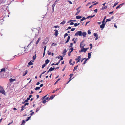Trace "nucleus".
Returning a JSON list of instances; mask_svg holds the SVG:
<instances>
[{
  "label": "nucleus",
  "mask_w": 125,
  "mask_h": 125,
  "mask_svg": "<svg viewBox=\"0 0 125 125\" xmlns=\"http://www.w3.org/2000/svg\"><path fill=\"white\" fill-rule=\"evenodd\" d=\"M33 42V40H32V41L28 45L26 48H25V47L24 48V52H29V51L30 50V51L31 50L30 48L31 45L30 44L32 42Z\"/></svg>",
  "instance_id": "nucleus-1"
},
{
  "label": "nucleus",
  "mask_w": 125,
  "mask_h": 125,
  "mask_svg": "<svg viewBox=\"0 0 125 125\" xmlns=\"http://www.w3.org/2000/svg\"><path fill=\"white\" fill-rule=\"evenodd\" d=\"M78 35L80 36L82 35V32L81 31H77L74 35L75 36H77Z\"/></svg>",
  "instance_id": "nucleus-2"
},
{
  "label": "nucleus",
  "mask_w": 125,
  "mask_h": 125,
  "mask_svg": "<svg viewBox=\"0 0 125 125\" xmlns=\"http://www.w3.org/2000/svg\"><path fill=\"white\" fill-rule=\"evenodd\" d=\"M0 93H2V94L5 95L6 93L5 91L2 87L0 85Z\"/></svg>",
  "instance_id": "nucleus-3"
},
{
  "label": "nucleus",
  "mask_w": 125,
  "mask_h": 125,
  "mask_svg": "<svg viewBox=\"0 0 125 125\" xmlns=\"http://www.w3.org/2000/svg\"><path fill=\"white\" fill-rule=\"evenodd\" d=\"M85 45V44L84 43L83 41H82L81 42L80 44V48H83Z\"/></svg>",
  "instance_id": "nucleus-4"
},
{
  "label": "nucleus",
  "mask_w": 125,
  "mask_h": 125,
  "mask_svg": "<svg viewBox=\"0 0 125 125\" xmlns=\"http://www.w3.org/2000/svg\"><path fill=\"white\" fill-rule=\"evenodd\" d=\"M81 56H78L77 58H76L75 60L76 61H77V63L78 62L80 61V59H81Z\"/></svg>",
  "instance_id": "nucleus-5"
},
{
  "label": "nucleus",
  "mask_w": 125,
  "mask_h": 125,
  "mask_svg": "<svg viewBox=\"0 0 125 125\" xmlns=\"http://www.w3.org/2000/svg\"><path fill=\"white\" fill-rule=\"evenodd\" d=\"M5 72V69L3 68L1 69V71L0 72V74H2V72Z\"/></svg>",
  "instance_id": "nucleus-6"
},
{
  "label": "nucleus",
  "mask_w": 125,
  "mask_h": 125,
  "mask_svg": "<svg viewBox=\"0 0 125 125\" xmlns=\"http://www.w3.org/2000/svg\"><path fill=\"white\" fill-rule=\"evenodd\" d=\"M54 31H55V33L54 35H55L56 36L58 34V31L57 30H55Z\"/></svg>",
  "instance_id": "nucleus-7"
},
{
  "label": "nucleus",
  "mask_w": 125,
  "mask_h": 125,
  "mask_svg": "<svg viewBox=\"0 0 125 125\" xmlns=\"http://www.w3.org/2000/svg\"><path fill=\"white\" fill-rule=\"evenodd\" d=\"M81 50V51H79L80 52H86V51H85V49L84 47L83 48H82Z\"/></svg>",
  "instance_id": "nucleus-8"
},
{
  "label": "nucleus",
  "mask_w": 125,
  "mask_h": 125,
  "mask_svg": "<svg viewBox=\"0 0 125 125\" xmlns=\"http://www.w3.org/2000/svg\"><path fill=\"white\" fill-rule=\"evenodd\" d=\"M67 51L66 50V49H65L62 52V54H64V55H65V53L67 52Z\"/></svg>",
  "instance_id": "nucleus-9"
},
{
  "label": "nucleus",
  "mask_w": 125,
  "mask_h": 125,
  "mask_svg": "<svg viewBox=\"0 0 125 125\" xmlns=\"http://www.w3.org/2000/svg\"><path fill=\"white\" fill-rule=\"evenodd\" d=\"M70 36H68V37L67 38V41L66 42H65V43H67L69 42V41L70 40Z\"/></svg>",
  "instance_id": "nucleus-10"
},
{
  "label": "nucleus",
  "mask_w": 125,
  "mask_h": 125,
  "mask_svg": "<svg viewBox=\"0 0 125 125\" xmlns=\"http://www.w3.org/2000/svg\"><path fill=\"white\" fill-rule=\"evenodd\" d=\"M105 24H102L100 26V28L103 29L104 27Z\"/></svg>",
  "instance_id": "nucleus-11"
},
{
  "label": "nucleus",
  "mask_w": 125,
  "mask_h": 125,
  "mask_svg": "<svg viewBox=\"0 0 125 125\" xmlns=\"http://www.w3.org/2000/svg\"><path fill=\"white\" fill-rule=\"evenodd\" d=\"M9 80L10 82L11 83L14 81H16V79H12V78H11Z\"/></svg>",
  "instance_id": "nucleus-12"
},
{
  "label": "nucleus",
  "mask_w": 125,
  "mask_h": 125,
  "mask_svg": "<svg viewBox=\"0 0 125 125\" xmlns=\"http://www.w3.org/2000/svg\"><path fill=\"white\" fill-rule=\"evenodd\" d=\"M72 61V59H70V61H69V63L70 64V65H74V62H73V63H72L71 62Z\"/></svg>",
  "instance_id": "nucleus-13"
},
{
  "label": "nucleus",
  "mask_w": 125,
  "mask_h": 125,
  "mask_svg": "<svg viewBox=\"0 0 125 125\" xmlns=\"http://www.w3.org/2000/svg\"><path fill=\"white\" fill-rule=\"evenodd\" d=\"M54 69L55 68L54 67H53V68L52 67H51V68H50V69L49 70V71H53Z\"/></svg>",
  "instance_id": "nucleus-14"
},
{
  "label": "nucleus",
  "mask_w": 125,
  "mask_h": 125,
  "mask_svg": "<svg viewBox=\"0 0 125 125\" xmlns=\"http://www.w3.org/2000/svg\"><path fill=\"white\" fill-rule=\"evenodd\" d=\"M86 32H83V33H82V35L84 37L86 36Z\"/></svg>",
  "instance_id": "nucleus-15"
},
{
  "label": "nucleus",
  "mask_w": 125,
  "mask_h": 125,
  "mask_svg": "<svg viewBox=\"0 0 125 125\" xmlns=\"http://www.w3.org/2000/svg\"><path fill=\"white\" fill-rule=\"evenodd\" d=\"M6 76L4 75V74H0V79L3 77H5Z\"/></svg>",
  "instance_id": "nucleus-16"
},
{
  "label": "nucleus",
  "mask_w": 125,
  "mask_h": 125,
  "mask_svg": "<svg viewBox=\"0 0 125 125\" xmlns=\"http://www.w3.org/2000/svg\"><path fill=\"white\" fill-rule=\"evenodd\" d=\"M28 71L27 70L25 71L24 72V73H23V75L24 76L26 75Z\"/></svg>",
  "instance_id": "nucleus-17"
},
{
  "label": "nucleus",
  "mask_w": 125,
  "mask_h": 125,
  "mask_svg": "<svg viewBox=\"0 0 125 125\" xmlns=\"http://www.w3.org/2000/svg\"><path fill=\"white\" fill-rule=\"evenodd\" d=\"M76 19H78L81 18L82 17L80 16H76Z\"/></svg>",
  "instance_id": "nucleus-18"
},
{
  "label": "nucleus",
  "mask_w": 125,
  "mask_h": 125,
  "mask_svg": "<svg viewBox=\"0 0 125 125\" xmlns=\"http://www.w3.org/2000/svg\"><path fill=\"white\" fill-rule=\"evenodd\" d=\"M50 61L48 59L46 60L45 61V64H47Z\"/></svg>",
  "instance_id": "nucleus-19"
},
{
  "label": "nucleus",
  "mask_w": 125,
  "mask_h": 125,
  "mask_svg": "<svg viewBox=\"0 0 125 125\" xmlns=\"http://www.w3.org/2000/svg\"><path fill=\"white\" fill-rule=\"evenodd\" d=\"M55 95H52L50 96L49 99L52 100L53 99L54 97H55Z\"/></svg>",
  "instance_id": "nucleus-20"
},
{
  "label": "nucleus",
  "mask_w": 125,
  "mask_h": 125,
  "mask_svg": "<svg viewBox=\"0 0 125 125\" xmlns=\"http://www.w3.org/2000/svg\"><path fill=\"white\" fill-rule=\"evenodd\" d=\"M28 64L30 65H32L33 64V63L31 61L28 63Z\"/></svg>",
  "instance_id": "nucleus-21"
},
{
  "label": "nucleus",
  "mask_w": 125,
  "mask_h": 125,
  "mask_svg": "<svg viewBox=\"0 0 125 125\" xmlns=\"http://www.w3.org/2000/svg\"><path fill=\"white\" fill-rule=\"evenodd\" d=\"M88 59H89L91 57V53H88Z\"/></svg>",
  "instance_id": "nucleus-22"
},
{
  "label": "nucleus",
  "mask_w": 125,
  "mask_h": 125,
  "mask_svg": "<svg viewBox=\"0 0 125 125\" xmlns=\"http://www.w3.org/2000/svg\"><path fill=\"white\" fill-rule=\"evenodd\" d=\"M40 38H39L38 39V40L37 41L36 43V44H37L39 43V41H40Z\"/></svg>",
  "instance_id": "nucleus-23"
},
{
  "label": "nucleus",
  "mask_w": 125,
  "mask_h": 125,
  "mask_svg": "<svg viewBox=\"0 0 125 125\" xmlns=\"http://www.w3.org/2000/svg\"><path fill=\"white\" fill-rule=\"evenodd\" d=\"M107 8V6H104V7H102L101 9V10H104L106 9Z\"/></svg>",
  "instance_id": "nucleus-24"
},
{
  "label": "nucleus",
  "mask_w": 125,
  "mask_h": 125,
  "mask_svg": "<svg viewBox=\"0 0 125 125\" xmlns=\"http://www.w3.org/2000/svg\"><path fill=\"white\" fill-rule=\"evenodd\" d=\"M31 119V116L29 117H28L27 119H26L25 121H28L29 119Z\"/></svg>",
  "instance_id": "nucleus-25"
},
{
  "label": "nucleus",
  "mask_w": 125,
  "mask_h": 125,
  "mask_svg": "<svg viewBox=\"0 0 125 125\" xmlns=\"http://www.w3.org/2000/svg\"><path fill=\"white\" fill-rule=\"evenodd\" d=\"M66 22V21H63L62 22L60 23L61 24H64Z\"/></svg>",
  "instance_id": "nucleus-26"
},
{
  "label": "nucleus",
  "mask_w": 125,
  "mask_h": 125,
  "mask_svg": "<svg viewBox=\"0 0 125 125\" xmlns=\"http://www.w3.org/2000/svg\"><path fill=\"white\" fill-rule=\"evenodd\" d=\"M88 59H86L84 61V62H83V64H85L86 63V61H87V60H88Z\"/></svg>",
  "instance_id": "nucleus-27"
},
{
  "label": "nucleus",
  "mask_w": 125,
  "mask_h": 125,
  "mask_svg": "<svg viewBox=\"0 0 125 125\" xmlns=\"http://www.w3.org/2000/svg\"><path fill=\"white\" fill-rule=\"evenodd\" d=\"M118 2H115L114 4V6L113 7V8H114V7L116 6L118 3Z\"/></svg>",
  "instance_id": "nucleus-28"
},
{
  "label": "nucleus",
  "mask_w": 125,
  "mask_h": 125,
  "mask_svg": "<svg viewBox=\"0 0 125 125\" xmlns=\"http://www.w3.org/2000/svg\"><path fill=\"white\" fill-rule=\"evenodd\" d=\"M25 106H21V111H23L24 109V107Z\"/></svg>",
  "instance_id": "nucleus-29"
},
{
  "label": "nucleus",
  "mask_w": 125,
  "mask_h": 125,
  "mask_svg": "<svg viewBox=\"0 0 125 125\" xmlns=\"http://www.w3.org/2000/svg\"><path fill=\"white\" fill-rule=\"evenodd\" d=\"M40 88V87H36L35 88V90H38Z\"/></svg>",
  "instance_id": "nucleus-30"
},
{
  "label": "nucleus",
  "mask_w": 125,
  "mask_h": 125,
  "mask_svg": "<svg viewBox=\"0 0 125 125\" xmlns=\"http://www.w3.org/2000/svg\"><path fill=\"white\" fill-rule=\"evenodd\" d=\"M36 54H35L32 57V59L33 60H34L35 59L36 56Z\"/></svg>",
  "instance_id": "nucleus-31"
},
{
  "label": "nucleus",
  "mask_w": 125,
  "mask_h": 125,
  "mask_svg": "<svg viewBox=\"0 0 125 125\" xmlns=\"http://www.w3.org/2000/svg\"><path fill=\"white\" fill-rule=\"evenodd\" d=\"M60 80V79H58L55 82V83L54 84L55 85L58 82V81H59Z\"/></svg>",
  "instance_id": "nucleus-32"
},
{
  "label": "nucleus",
  "mask_w": 125,
  "mask_h": 125,
  "mask_svg": "<svg viewBox=\"0 0 125 125\" xmlns=\"http://www.w3.org/2000/svg\"><path fill=\"white\" fill-rule=\"evenodd\" d=\"M72 76H70L69 78V80L68 82L66 84H68L70 81L72 79V78H71Z\"/></svg>",
  "instance_id": "nucleus-33"
},
{
  "label": "nucleus",
  "mask_w": 125,
  "mask_h": 125,
  "mask_svg": "<svg viewBox=\"0 0 125 125\" xmlns=\"http://www.w3.org/2000/svg\"><path fill=\"white\" fill-rule=\"evenodd\" d=\"M73 45V43H71L70 44V45L69 46V47H72Z\"/></svg>",
  "instance_id": "nucleus-34"
},
{
  "label": "nucleus",
  "mask_w": 125,
  "mask_h": 125,
  "mask_svg": "<svg viewBox=\"0 0 125 125\" xmlns=\"http://www.w3.org/2000/svg\"><path fill=\"white\" fill-rule=\"evenodd\" d=\"M80 11V10H78L77 11V12L75 14V15H78L79 14V13Z\"/></svg>",
  "instance_id": "nucleus-35"
},
{
  "label": "nucleus",
  "mask_w": 125,
  "mask_h": 125,
  "mask_svg": "<svg viewBox=\"0 0 125 125\" xmlns=\"http://www.w3.org/2000/svg\"><path fill=\"white\" fill-rule=\"evenodd\" d=\"M40 109V108L39 107L37 108L35 112H37Z\"/></svg>",
  "instance_id": "nucleus-36"
},
{
  "label": "nucleus",
  "mask_w": 125,
  "mask_h": 125,
  "mask_svg": "<svg viewBox=\"0 0 125 125\" xmlns=\"http://www.w3.org/2000/svg\"><path fill=\"white\" fill-rule=\"evenodd\" d=\"M111 21V19H106V21L105 23H106V22H107V21Z\"/></svg>",
  "instance_id": "nucleus-37"
},
{
  "label": "nucleus",
  "mask_w": 125,
  "mask_h": 125,
  "mask_svg": "<svg viewBox=\"0 0 125 125\" xmlns=\"http://www.w3.org/2000/svg\"><path fill=\"white\" fill-rule=\"evenodd\" d=\"M59 56H60V57H61V58L60 59V61H61V60H62L63 59V57L62 56H60V55Z\"/></svg>",
  "instance_id": "nucleus-38"
},
{
  "label": "nucleus",
  "mask_w": 125,
  "mask_h": 125,
  "mask_svg": "<svg viewBox=\"0 0 125 125\" xmlns=\"http://www.w3.org/2000/svg\"><path fill=\"white\" fill-rule=\"evenodd\" d=\"M25 123V121L24 120H23L22 121V123L21 124V125H22L23 124H24Z\"/></svg>",
  "instance_id": "nucleus-39"
},
{
  "label": "nucleus",
  "mask_w": 125,
  "mask_h": 125,
  "mask_svg": "<svg viewBox=\"0 0 125 125\" xmlns=\"http://www.w3.org/2000/svg\"><path fill=\"white\" fill-rule=\"evenodd\" d=\"M52 52H49V51H48V54L49 55H51L52 54Z\"/></svg>",
  "instance_id": "nucleus-40"
},
{
  "label": "nucleus",
  "mask_w": 125,
  "mask_h": 125,
  "mask_svg": "<svg viewBox=\"0 0 125 125\" xmlns=\"http://www.w3.org/2000/svg\"><path fill=\"white\" fill-rule=\"evenodd\" d=\"M94 36H95V37H96L97 36H98V35L97 33H94Z\"/></svg>",
  "instance_id": "nucleus-41"
},
{
  "label": "nucleus",
  "mask_w": 125,
  "mask_h": 125,
  "mask_svg": "<svg viewBox=\"0 0 125 125\" xmlns=\"http://www.w3.org/2000/svg\"><path fill=\"white\" fill-rule=\"evenodd\" d=\"M46 64H44L42 65V68H43L45 66Z\"/></svg>",
  "instance_id": "nucleus-42"
},
{
  "label": "nucleus",
  "mask_w": 125,
  "mask_h": 125,
  "mask_svg": "<svg viewBox=\"0 0 125 125\" xmlns=\"http://www.w3.org/2000/svg\"><path fill=\"white\" fill-rule=\"evenodd\" d=\"M78 65H77V66H76L74 68V69H73V71H74L75 70H76L77 69V67H78Z\"/></svg>",
  "instance_id": "nucleus-43"
},
{
  "label": "nucleus",
  "mask_w": 125,
  "mask_h": 125,
  "mask_svg": "<svg viewBox=\"0 0 125 125\" xmlns=\"http://www.w3.org/2000/svg\"><path fill=\"white\" fill-rule=\"evenodd\" d=\"M88 33L89 34H90L91 32L90 31L88 30Z\"/></svg>",
  "instance_id": "nucleus-44"
},
{
  "label": "nucleus",
  "mask_w": 125,
  "mask_h": 125,
  "mask_svg": "<svg viewBox=\"0 0 125 125\" xmlns=\"http://www.w3.org/2000/svg\"><path fill=\"white\" fill-rule=\"evenodd\" d=\"M68 35V34H67V33H66L64 35V38H65V37L67 36Z\"/></svg>",
  "instance_id": "nucleus-45"
},
{
  "label": "nucleus",
  "mask_w": 125,
  "mask_h": 125,
  "mask_svg": "<svg viewBox=\"0 0 125 125\" xmlns=\"http://www.w3.org/2000/svg\"><path fill=\"white\" fill-rule=\"evenodd\" d=\"M47 101L45 100H44L42 101V103L44 104Z\"/></svg>",
  "instance_id": "nucleus-46"
},
{
  "label": "nucleus",
  "mask_w": 125,
  "mask_h": 125,
  "mask_svg": "<svg viewBox=\"0 0 125 125\" xmlns=\"http://www.w3.org/2000/svg\"><path fill=\"white\" fill-rule=\"evenodd\" d=\"M67 1L70 4H72V2L71 1H70V0H68Z\"/></svg>",
  "instance_id": "nucleus-47"
},
{
  "label": "nucleus",
  "mask_w": 125,
  "mask_h": 125,
  "mask_svg": "<svg viewBox=\"0 0 125 125\" xmlns=\"http://www.w3.org/2000/svg\"><path fill=\"white\" fill-rule=\"evenodd\" d=\"M69 50H71V51L72 52L73 50V47H71V48Z\"/></svg>",
  "instance_id": "nucleus-48"
},
{
  "label": "nucleus",
  "mask_w": 125,
  "mask_h": 125,
  "mask_svg": "<svg viewBox=\"0 0 125 125\" xmlns=\"http://www.w3.org/2000/svg\"><path fill=\"white\" fill-rule=\"evenodd\" d=\"M29 104V103H25L24 105V106H25L26 105H28Z\"/></svg>",
  "instance_id": "nucleus-49"
},
{
  "label": "nucleus",
  "mask_w": 125,
  "mask_h": 125,
  "mask_svg": "<svg viewBox=\"0 0 125 125\" xmlns=\"http://www.w3.org/2000/svg\"><path fill=\"white\" fill-rule=\"evenodd\" d=\"M75 28H72L71 30V31H74L75 30Z\"/></svg>",
  "instance_id": "nucleus-50"
},
{
  "label": "nucleus",
  "mask_w": 125,
  "mask_h": 125,
  "mask_svg": "<svg viewBox=\"0 0 125 125\" xmlns=\"http://www.w3.org/2000/svg\"><path fill=\"white\" fill-rule=\"evenodd\" d=\"M34 113L33 112H32L31 113L30 115H31V116L32 115L34 114Z\"/></svg>",
  "instance_id": "nucleus-51"
},
{
  "label": "nucleus",
  "mask_w": 125,
  "mask_h": 125,
  "mask_svg": "<svg viewBox=\"0 0 125 125\" xmlns=\"http://www.w3.org/2000/svg\"><path fill=\"white\" fill-rule=\"evenodd\" d=\"M120 5H119L117 6L116 8V9H117L118 8H120Z\"/></svg>",
  "instance_id": "nucleus-52"
},
{
  "label": "nucleus",
  "mask_w": 125,
  "mask_h": 125,
  "mask_svg": "<svg viewBox=\"0 0 125 125\" xmlns=\"http://www.w3.org/2000/svg\"><path fill=\"white\" fill-rule=\"evenodd\" d=\"M90 46H91L90 47V49H91L92 47V44H90Z\"/></svg>",
  "instance_id": "nucleus-53"
},
{
  "label": "nucleus",
  "mask_w": 125,
  "mask_h": 125,
  "mask_svg": "<svg viewBox=\"0 0 125 125\" xmlns=\"http://www.w3.org/2000/svg\"><path fill=\"white\" fill-rule=\"evenodd\" d=\"M53 27L55 28H59V26H58L57 25V26H54Z\"/></svg>",
  "instance_id": "nucleus-54"
},
{
  "label": "nucleus",
  "mask_w": 125,
  "mask_h": 125,
  "mask_svg": "<svg viewBox=\"0 0 125 125\" xmlns=\"http://www.w3.org/2000/svg\"><path fill=\"white\" fill-rule=\"evenodd\" d=\"M55 6V3L53 4L52 5V8H54Z\"/></svg>",
  "instance_id": "nucleus-55"
},
{
  "label": "nucleus",
  "mask_w": 125,
  "mask_h": 125,
  "mask_svg": "<svg viewBox=\"0 0 125 125\" xmlns=\"http://www.w3.org/2000/svg\"><path fill=\"white\" fill-rule=\"evenodd\" d=\"M47 95H45V96H44V97H43L42 98V100H43V99H44L45 97H46V96H47Z\"/></svg>",
  "instance_id": "nucleus-56"
},
{
  "label": "nucleus",
  "mask_w": 125,
  "mask_h": 125,
  "mask_svg": "<svg viewBox=\"0 0 125 125\" xmlns=\"http://www.w3.org/2000/svg\"><path fill=\"white\" fill-rule=\"evenodd\" d=\"M74 25L75 27H76L78 26V25L77 24V23H75L74 24Z\"/></svg>",
  "instance_id": "nucleus-57"
},
{
  "label": "nucleus",
  "mask_w": 125,
  "mask_h": 125,
  "mask_svg": "<svg viewBox=\"0 0 125 125\" xmlns=\"http://www.w3.org/2000/svg\"><path fill=\"white\" fill-rule=\"evenodd\" d=\"M94 11L95 12H97V9H95L94 10Z\"/></svg>",
  "instance_id": "nucleus-58"
},
{
  "label": "nucleus",
  "mask_w": 125,
  "mask_h": 125,
  "mask_svg": "<svg viewBox=\"0 0 125 125\" xmlns=\"http://www.w3.org/2000/svg\"><path fill=\"white\" fill-rule=\"evenodd\" d=\"M105 22V20H103V21H102V24H105V23H104Z\"/></svg>",
  "instance_id": "nucleus-59"
},
{
  "label": "nucleus",
  "mask_w": 125,
  "mask_h": 125,
  "mask_svg": "<svg viewBox=\"0 0 125 125\" xmlns=\"http://www.w3.org/2000/svg\"><path fill=\"white\" fill-rule=\"evenodd\" d=\"M71 27L70 26L68 28L66 29V30H68L69 29H71Z\"/></svg>",
  "instance_id": "nucleus-60"
},
{
  "label": "nucleus",
  "mask_w": 125,
  "mask_h": 125,
  "mask_svg": "<svg viewBox=\"0 0 125 125\" xmlns=\"http://www.w3.org/2000/svg\"><path fill=\"white\" fill-rule=\"evenodd\" d=\"M46 72V71H45L44 72H43L42 73V74H43L44 73H45Z\"/></svg>",
  "instance_id": "nucleus-61"
},
{
  "label": "nucleus",
  "mask_w": 125,
  "mask_h": 125,
  "mask_svg": "<svg viewBox=\"0 0 125 125\" xmlns=\"http://www.w3.org/2000/svg\"><path fill=\"white\" fill-rule=\"evenodd\" d=\"M43 86V84H41L40 85V87H42Z\"/></svg>",
  "instance_id": "nucleus-62"
},
{
  "label": "nucleus",
  "mask_w": 125,
  "mask_h": 125,
  "mask_svg": "<svg viewBox=\"0 0 125 125\" xmlns=\"http://www.w3.org/2000/svg\"><path fill=\"white\" fill-rule=\"evenodd\" d=\"M70 24L71 25H72L74 24V23L73 22H71L70 23Z\"/></svg>",
  "instance_id": "nucleus-63"
},
{
  "label": "nucleus",
  "mask_w": 125,
  "mask_h": 125,
  "mask_svg": "<svg viewBox=\"0 0 125 125\" xmlns=\"http://www.w3.org/2000/svg\"><path fill=\"white\" fill-rule=\"evenodd\" d=\"M80 8V7H79L76 9V10H78Z\"/></svg>",
  "instance_id": "nucleus-64"
}]
</instances>
